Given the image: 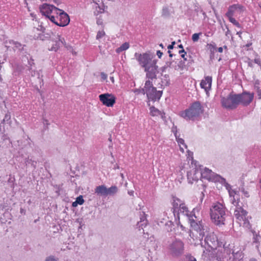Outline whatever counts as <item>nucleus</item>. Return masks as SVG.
<instances>
[{
  "instance_id": "nucleus-34",
  "label": "nucleus",
  "mask_w": 261,
  "mask_h": 261,
  "mask_svg": "<svg viewBox=\"0 0 261 261\" xmlns=\"http://www.w3.org/2000/svg\"><path fill=\"white\" fill-rule=\"evenodd\" d=\"M45 18L49 19L52 22H53L57 25V24H58V21L57 20V17L55 18V17L53 15H51L50 14L48 16H46L45 17Z\"/></svg>"
},
{
  "instance_id": "nucleus-45",
  "label": "nucleus",
  "mask_w": 261,
  "mask_h": 261,
  "mask_svg": "<svg viewBox=\"0 0 261 261\" xmlns=\"http://www.w3.org/2000/svg\"><path fill=\"white\" fill-rule=\"evenodd\" d=\"M236 6V9L237 11H238L240 13L243 12L245 10V8L241 5L240 4H234Z\"/></svg>"
},
{
  "instance_id": "nucleus-64",
  "label": "nucleus",
  "mask_w": 261,
  "mask_h": 261,
  "mask_svg": "<svg viewBox=\"0 0 261 261\" xmlns=\"http://www.w3.org/2000/svg\"><path fill=\"white\" fill-rule=\"evenodd\" d=\"M257 96H258V99H261V91L258 90Z\"/></svg>"
},
{
  "instance_id": "nucleus-10",
  "label": "nucleus",
  "mask_w": 261,
  "mask_h": 261,
  "mask_svg": "<svg viewBox=\"0 0 261 261\" xmlns=\"http://www.w3.org/2000/svg\"><path fill=\"white\" fill-rule=\"evenodd\" d=\"M240 95L239 99L240 104H242L244 106H247L252 101L254 97V94L250 93L247 91H244L243 93L238 94Z\"/></svg>"
},
{
  "instance_id": "nucleus-43",
  "label": "nucleus",
  "mask_w": 261,
  "mask_h": 261,
  "mask_svg": "<svg viewBox=\"0 0 261 261\" xmlns=\"http://www.w3.org/2000/svg\"><path fill=\"white\" fill-rule=\"evenodd\" d=\"M234 258L239 259L241 258L242 253L240 251H237V252H234V251L232 253Z\"/></svg>"
},
{
  "instance_id": "nucleus-1",
  "label": "nucleus",
  "mask_w": 261,
  "mask_h": 261,
  "mask_svg": "<svg viewBox=\"0 0 261 261\" xmlns=\"http://www.w3.org/2000/svg\"><path fill=\"white\" fill-rule=\"evenodd\" d=\"M203 112V109L199 101L193 102L190 107L181 111L180 116L187 120H194L196 117L199 116Z\"/></svg>"
},
{
  "instance_id": "nucleus-17",
  "label": "nucleus",
  "mask_w": 261,
  "mask_h": 261,
  "mask_svg": "<svg viewBox=\"0 0 261 261\" xmlns=\"http://www.w3.org/2000/svg\"><path fill=\"white\" fill-rule=\"evenodd\" d=\"M225 179V178H224L219 174H218L214 172L212 176H211L209 181H211L215 182H218L222 184L223 182H224Z\"/></svg>"
},
{
  "instance_id": "nucleus-41",
  "label": "nucleus",
  "mask_w": 261,
  "mask_h": 261,
  "mask_svg": "<svg viewBox=\"0 0 261 261\" xmlns=\"http://www.w3.org/2000/svg\"><path fill=\"white\" fill-rule=\"evenodd\" d=\"M176 140L177 141V142L178 143V144H179V145L180 144H182V145H184V146L186 148H187V146L185 143L184 140L183 139H182V138H179V136H176Z\"/></svg>"
},
{
  "instance_id": "nucleus-59",
  "label": "nucleus",
  "mask_w": 261,
  "mask_h": 261,
  "mask_svg": "<svg viewBox=\"0 0 261 261\" xmlns=\"http://www.w3.org/2000/svg\"><path fill=\"white\" fill-rule=\"evenodd\" d=\"M175 44V42L173 41L171 42V44H169L168 46V49H172L174 48V45Z\"/></svg>"
},
{
  "instance_id": "nucleus-33",
  "label": "nucleus",
  "mask_w": 261,
  "mask_h": 261,
  "mask_svg": "<svg viewBox=\"0 0 261 261\" xmlns=\"http://www.w3.org/2000/svg\"><path fill=\"white\" fill-rule=\"evenodd\" d=\"M222 185L224 186L226 190L229 192L230 196H232V192H231V186L230 185H229L228 183H227L226 181V179H225L224 182H223V183L221 184Z\"/></svg>"
},
{
  "instance_id": "nucleus-26",
  "label": "nucleus",
  "mask_w": 261,
  "mask_h": 261,
  "mask_svg": "<svg viewBox=\"0 0 261 261\" xmlns=\"http://www.w3.org/2000/svg\"><path fill=\"white\" fill-rule=\"evenodd\" d=\"M25 164L27 166L31 164V165L35 169L36 167L37 162L35 161H33L31 159L28 158L25 159Z\"/></svg>"
},
{
  "instance_id": "nucleus-22",
  "label": "nucleus",
  "mask_w": 261,
  "mask_h": 261,
  "mask_svg": "<svg viewBox=\"0 0 261 261\" xmlns=\"http://www.w3.org/2000/svg\"><path fill=\"white\" fill-rule=\"evenodd\" d=\"M9 43L10 44H13L14 45V47L18 49L20 52H22L24 50V47L25 46V45H22L20 43L17 41H14L13 40H10Z\"/></svg>"
},
{
  "instance_id": "nucleus-2",
  "label": "nucleus",
  "mask_w": 261,
  "mask_h": 261,
  "mask_svg": "<svg viewBox=\"0 0 261 261\" xmlns=\"http://www.w3.org/2000/svg\"><path fill=\"white\" fill-rule=\"evenodd\" d=\"M211 218L216 225L224 224L227 214L225 213V208L219 202L214 205L210 209Z\"/></svg>"
},
{
  "instance_id": "nucleus-30",
  "label": "nucleus",
  "mask_w": 261,
  "mask_h": 261,
  "mask_svg": "<svg viewBox=\"0 0 261 261\" xmlns=\"http://www.w3.org/2000/svg\"><path fill=\"white\" fill-rule=\"evenodd\" d=\"M146 221H145L143 218H141L140 221L137 223V227L139 228V230H141V228L143 229V226H146Z\"/></svg>"
},
{
  "instance_id": "nucleus-60",
  "label": "nucleus",
  "mask_w": 261,
  "mask_h": 261,
  "mask_svg": "<svg viewBox=\"0 0 261 261\" xmlns=\"http://www.w3.org/2000/svg\"><path fill=\"white\" fill-rule=\"evenodd\" d=\"M241 213L242 215L245 216L247 214V212L241 207Z\"/></svg>"
},
{
  "instance_id": "nucleus-39",
  "label": "nucleus",
  "mask_w": 261,
  "mask_h": 261,
  "mask_svg": "<svg viewBox=\"0 0 261 261\" xmlns=\"http://www.w3.org/2000/svg\"><path fill=\"white\" fill-rule=\"evenodd\" d=\"M75 222L78 223L80 225L78 230H80V229H82V227L85 226V223L83 222V218H78L76 219Z\"/></svg>"
},
{
  "instance_id": "nucleus-5",
  "label": "nucleus",
  "mask_w": 261,
  "mask_h": 261,
  "mask_svg": "<svg viewBox=\"0 0 261 261\" xmlns=\"http://www.w3.org/2000/svg\"><path fill=\"white\" fill-rule=\"evenodd\" d=\"M146 96L149 100L152 101H158L160 99L162 94V91H158L156 88L153 87L152 82L149 80H147L145 83Z\"/></svg>"
},
{
  "instance_id": "nucleus-18",
  "label": "nucleus",
  "mask_w": 261,
  "mask_h": 261,
  "mask_svg": "<svg viewBox=\"0 0 261 261\" xmlns=\"http://www.w3.org/2000/svg\"><path fill=\"white\" fill-rule=\"evenodd\" d=\"M214 173V172H213L211 170H210L207 168H205L204 170L201 172V176L203 178H205V179H207L208 180H210L211 176H212Z\"/></svg>"
},
{
  "instance_id": "nucleus-48",
  "label": "nucleus",
  "mask_w": 261,
  "mask_h": 261,
  "mask_svg": "<svg viewBox=\"0 0 261 261\" xmlns=\"http://www.w3.org/2000/svg\"><path fill=\"white\" fill-rule=\"evenodd\" d=\"M173 61L171 60V59L169 61H167L165 63V66L168 68V67H173L172 65V64L173 63ZM173 68H174L175 69H176V66H175V67H173Z\"/></svg>"
},
{
  "instance_id": "nucleus-6",
  "label": "nucleus",
  "mask_w": 261,
  "mask_h": 261,
  "mask_svg": "<svg viewBox=\"0 0 261 261\" xmlns=\"http://www.w3.org/2000/svg\"><path fill=\"white\" fill-rule=\"evenodd\" d=\"M195 208H194L192 212H191L190 215L187 214V216L188 217L190 225L193 230L196 231L199 233V238L201 239L205 236V227L203 224L202 221H199L196 222L194 219L193 217L196 218L195 216L194 211Z\"/></svg>"
},
{
  "instance_id": "nucleus-32",
  "label": "nucleus",
  "mask_w": 261,
  "mask_h": 261,
  "mask_svg": "<svg viewBox=\"0 0 261 261\" xmlns=\"http://www.w3.org/2000/svg\"><path fill=\"white\" fill-rule=\"evenodd\" d=\"M61 44L60 41H58V40L56 41L55 44H53V46L49 49L51 51H57L60 47Z\"/></svg>"
},
{
  "instance_id": "nucleus-27",
  "label": "nucleus",
  "mask_w": 261,
  "mask_h": 261,
  "mask_svg": "<svg viewBox=\"0 0 261 261\" xmlns=\"http://www.w3.org/2000/svg\"><path fill=\"white\" fill-rule=\"evenodd\" d=\"M3 123L8 124L11 123V115L10 112H7V113L5 114V117L3 119Z\"/></svg>"
},
{
  "instance_id": "nucleus-25",
  "label": "nucleus",
  "mask_w": 261,
  "mask_h": 261,
  "mask_svg": "<svg viewBox=\"0 0 261 261\" xmlns=\"http://www.w3.org/2000/svg\"><path fill=\"white\" fill-rule=\"evenodd\" d=\"M149 109H150V114L152 116L159 115V114L160 113V112L161 111L154 106L150 107Z\"/></svg>"
},
{
  "instance_id": "nucleus-63",
  "label": "nucleus",
  "mask_w": 261,
  "mask_h": 261,
  "mask_svg": "<svg viewBox=\"0 0 261 261\" xmlns=\"http://www.w3.org/2000/svg\"><path fill=\"white\" fill-rule=\"evenodd\" d=\"M210 237H208L206 236L204 239L205 242L208 245L210 246V245L208 244V241L210 240Z\"/></svg>"
},
{
  "instance_id": "nucleus-54",
  "label": "nucleus",
  "mask_w": 261,
  "mask_h": 261,
  "mask_svg": "<svg viewBox=\"0 0 261 261\" xmlns=\"http://www.w3.org/2000/svg\"><path fill=\"white\" fill-rule=\"evenodd\" d=\"M6 139V137L5 135L0 134V146L1 144L3 143L5 140Z\"/></svg>"
},
{
  "instance_id": "nucleus-46",
  "label": "nucleus",
  "mask_w": 261,
  "mask_h": 261,
  "mask_svg": "<svg viewBox=\"0 0 261 261\" xmlns=\"http://www.w3.org/2000/svg\"><path fill=\"white\" fill-rule=\"evenodd\" d=\"M105 35V32L103 31H99L96 37L97 40H99Z\"/></svg>"
},
{
  "instance_id": "nucleus-14",
  "label": "nucleus",
  "mask_w": 261,
  "mask_h": 261,
  "mask_svg": "<svg viewBox=\"0 0 261 261\" xmlns=\"http://www.w3.org/2000/svg\"><path fill=\"white\" fill-rule=\"evenodd\" d=\"M107 188L104 185L97 186L95 188V193L99 196H107Z\"/></svg>"
},
{
  "instance_id": "nucleus-49",
  "label": "nucleus",
  "mask_w": 261,
  "mask_h": 261,
  "mask_svg": "<svg viewBox=\"0 0 261 261\" xmlns=\"http://www.w3.org/2000/svg\"><path fill=\"white\" fill-rule=\"evenodd\" d=\"M166 114L164 111H160V113L159 114V115L161 116V118L163 119V120L165 122H167L166 117L165 116Z\"/></svg>"
},
{
  "instance_id": "nucleus-29",
  "label": "nucleus",
  "mask_w": 261,
  "mask_h": 261,
  "mask_svg": "<svg viewBox=\"0 0 261 261\" xmlns=\"http://www.w3.org/2000/svg\"><path fill=\"white\" fill-rule=\"evenodd\" d=\"M229 21L238 28H242L241 25L232 16L227 17Z\"/></svg>"
},
{
  "instance_id": "nucleus-15",
  "label": "nucleus",
  "mask_w": 261,
  "mask_h": 261,
  "mask_svg": "<svg viewBox=\"0 0 261 261\" xmlns=\"http://www.w3.org/2000/svg\"><path fill=\"white\" fill-rule=\"evenodd\" d=\"M51 34H53V32L50 31L45 33H40L38 34L35 39L42 41L48 40L50 38Z\"/></svg>"
},
{
  "instance_id": "nucleus-4",
  "label": "nucleus",
  "mask_w": 261,
  "mask_h": 261,
  "mask_svg": "<svg viewBox=\"0 0 261 261\" xmlns=\"http://www.w3.org/2000/svg\"><path fill=\"white\" fill-rule=\"evenodd\" d=\"M240 95H238V94H236L232 91L227 97H221L222 106L227 109L234 110L240 105Z\"/></svg>"
},
{
  "instance_id": "nucleus-12",
  "label": "nucleus",
  "mask_w": 261,
  "mask_h": 261,
  "mask_svg": "<svg viewBox=\"0 0 261 261\" xmlns=\"http://www.w3.org/2000/svg\"><path fill=\"white\" fill-rule=\"evenodd\" d=\"M58 9L53 5L46 3L40 6V11L42 15L45 17L49 15L54 10L57 11Z\"/></svg>"
},
{
  "instance_id": "nucleus-47",
  "label": "nucleus",
  "mask_w": 261,
  "mask_h": 261,
  "mask_svg": "<svg viewBox=\"0 0 261 261\" xmlns=\"http://www.w3.org/2000/svg\"><path fill=\"white\" fill-rule=\"evenodd\" d=\"M179 54H181V57L183 58L184 61H187V59L185 57V56L186 55V52L185 51V49H181L179 50L178 51Z\"/></svg>"
},
{
  "instance_id": "nucleus-28",
  "label": "nucleus",
  "mask_w": 261,
  "mask_h": 261,
  "mask_svg": "<svg viewBox=\"0 0 261 261\" xmlns=\"http://www.w3.org/2000/svg\"><path fill=\"white\" fill-rule=\"evenodd\" d=\"M179 210L181 212V210H182V213L186 212V216H187V214H188V215H190V214H189V211L188 210V208L185 205L184 202H182V203H181L179 204Z\"/></svg>"
},
{
  "instance_id": "nucleus-20",
  "label": "nucleus",
  "mask_w": 261,
  "mask_h": 261,
  "mask_svg": "<svg viewBox=\"0 0 261 261\" xmlns=\"http://www.w3.org/2000/svg\"><path fill=\"white\" fill-rule=\"evenodd\" d=\"M118 191V188L116 186H112L111 187L107 188V196H113L116 194Z\"/></svg>"
},
{
  "instance_id": "nucleus-62",
  "label": "nucleus",
  "mask_w": 261,
  "mask_h": 261,
  "mask_svg": "<svg viewBox=\"0 0 261 261\" xmlns=\"http://www.w3.org/2000/svg\"><path fill=\"white\" fill-rule=\"evenodd\" d=\"M254 62L257 64H260V60L259 59H255L254 60Z\"/></svg>"
},
{
  "instance_id": "nucleus-50",
  "label": "nucleus",
  "mask_w": 261,
  "mask_h": 261,
  "mask_svg": "<svg viewBox=\"0 0 261 261\" xmlns=\"http://www.w3.org/2000/svg\"><path fill=\"white\" fill-rule=\"evenodd\" d=\"M178 68L183 69L185 67V61L180 60L177 65Z\"/></svg>"
},
{
  "instance_id": "nucleus-35",
  "label": "nucleus",
  "mask_w": 261,
  "mask_h": 261,
  "mask_svg": "<svg viewBox=\"0 0 261 261\" xmlns=\"http://www.w3.org/2000/svg\"><path fill=\"white\" fill-rule=\"evenodd\" d=\"M58 41H60L61 46L64 45L65 47L68 48L64 38H61L60 35H58Z\"/></svg>"
},
{
  "instance_id": "nucleus-13",
  "label": "nucleus",
  "mask_w": 261,
  "mask_h": 261,
  "mask_svg": "<svg viewBox=\"0 0 261 261\" xmlns=\"http://www.w3.org/2000/svg\"><path fill=\"white\" fill-rule=\"evenodd\" d=\"M212 77L210 76H206L205 80H203L200 82V87L201 88L204 89L207 92L209 90L212 86Z\"/></svg>"
},
{
  "instance_id": "nucleus-37",
  "label": "nucleus",
  "mask_w": 261,
  "mask_h": 261,
  "mask_svg": "<svg viewBox=\"0 0 261 261\" xmlns=\"http://www.w3.org/2000/svg\"><path fill=\"white\" fill-rule=\"evenodd\" d=\"M202 34V33H195L192 36V39L193 42H197L199 39V36Z\"/></svg>"
},
{
  "instance_id": "nucleus-21",
  "label": "nucleus",
  "mask_w": 261,
  "mask_h": 261,
  "mask_svg": "<svg viewBox=\"0 0 261 261\" xmlns=\"http://www.w3.org/2000/svg\"><path fill=\"white\" fill-rule=\"evenodd\" d=\"M172 209L173 213L174 214V216L175 217L176 214L177 215V217L179 219V204L176 201V200H173L172 202Z\"/></svg>"
},
{
  "instance_id": "nucleus-40",
  "label": "nucleus",
  "mask_w": 261,
  "mask_h": 261,
  "mask_svg": "<svg viewBox=\"0 0 261 261\" xmlns=\"http://www.w3.org/2000/svg\"><path fill=\"white\" fill-rule=\"evenodd\" d=\"M145 92H146V88H145V87L143 88L135 89L134 90V93H137L138 94H140V93H142L143 95H144V94H145Z\"/></svg>"
},
{
  "instance_id": "nucleus-8",
  "label": "nucleus",
  "mask_w": 261,
  "mask_h": 261,
  "mask_svg": "<svg viewBox=\"0 0 261 261\" xmlns=\"http://www.w3.org/2000/svg\"><path fill=\"white\" fill-rule=\"evenodd\" d=\"M99 98L102 103L108 107H112L116 100V97L113 94L108 93L100 94Z\"/></svg>"
},
{
  "instance_id": "nucleus-52",
  "label": "nucleus",
  "mask_w": 261,
  "mask_h": 261,
  "mask_svg": "<svg viewBox=\"0 0 261 261\" xmlns=\"http://www.w3.org/2000/svg\"><path fill=\"white\" fill-rule=\"evenodd\" d=\"M96 23L99 25L103 24V20L100 16L96 18Z\"/></svg>"
},
{
  "instance_id": "nucleus-3",
  "label": "nucleus",
  "mask_w": 261,
  "mask_h": 261,
  "mask_svg": "<svg viewBox=\"0 0 261 261\" xmlns=\"http://www.w3.org/2000/svg\"><path fill=\"white\" fill-rule=\"evenodd\" d=\"M135 58L139 63V65L144 69L151 65L154 62L157 63L158 60L154 59L155 56L150 52H146L142 54L136 53Z\"/></svg>"
},
{
  "instance_id": "nucleus-58",
  "label": "nucleus",
  "mask_w": 261,
  "mask_h": 261,
  "mask_svg": "<svg viewBox=\"0 0 261 261\" xmlns=\"http://www.w3.org/2000/svg\"><path fill=\"white\" fill-rule=\"evenodd\" d=\"M241 191L243 193V194L246 197H248L249 196V193L247 191H245L244 188H242Z\"/></svg>"
},
{
  "instance_id": "nucleus-61",
  "label": "nucleus",
  "mask_w": 261,
  "mask_h": 261,
  "mask_svg": "<svg viewBox=\"0 0 261 261\" xmlns=\"http://www.w3.org/2000/svg\"><path fill=\"white\" fill-rule=\"evenodd\" d=\"M162 55L163 53L160 50H158L156 51V55L158 56L159 58H161L162 57Z\"/></svg>"
},
{
  "instance_id": "nucleus-53",
  "label": "nucleus",
  "mask_w": 261,
  "mask_h": 261,
  "mask_svg": "<svg viewBox=\"0 0 261 261\" xmlns=\"http://www.w3.org/2000/svg\"><path fill=\"white\" fill-rule=\"evenodd\" d=\"M172 132L174 134L175 138L177 136V128L176 126H173L172 128Z\"/></svg>"
},
{
  "instance_id": "nucleus-24",
  "label": "nucleus",
  "mask_w": 261,
  "mask_h": 261,
  "mask_svg": "<svg viewBox=\"0 0 261 261\" xmlns=\"http://www.w3.org/2000/svg\"><path fill=\"white\" fill-rule=\"evenodd\" d=\"M129 47V44L128 42L123 43L120 47L116 49V52L118 54L122 52V51L127 49Z\"/></svg>"
},
{
  "instance_id": "nucleus-55",
  "label": "nucleus",
  "mask_w": 261,
  "mask_h": 261,
  "mask_svg": "<svg viewBox=\"0 0 261 261\" xmlns=\"http://www.w3.org/2000/svg\"><path fill=\"white\" fill-rule=\"evenodd\" d=\"M40 28H37L36 30L41 31V33H45L46 31V29L42 25V24L39 26Z\"/></svg>"
},
{
  "instance_id": "nucleus-51",
  "label": "nucleus",
  "mask_w": 261,
  "mask_h": 261,
  "mask_svg": "<svg viewBox=\"0 0 261 261\" xmlns=\"http://www.w3.org/2000/svg\"><path fill=\"white\" fill-rule=\"evenodd\" d=\"M43 123L44 125V128L45 129L48 128V126L50 124L48 120L44 118H43Z\"/></svg>"
},
{
  "instance_id": "nucleus-56",
  "label": "nucleus",
  "mask_w": 261,
  "mask_h": 261,
  "mask_svg": "<svg viewBox=\"0 0 261 261\" xmlns=\"http://www.w3.org/2000/svg\"><path fill=\"white\" fill-rule=\"evenodd\" d=\"M100 76L102 80H106L107 78V75L103 72L100 73Z\"/></svg>"
},
{
  "instance_id": "nucleus-42",
  "label": "nucleus",
  "mask_w": 261,
  "mask_h": 261,
  "mask_svg": "<svg viewBox=\"0 0 261 261\" xmlns=\"http://www.w3.org/2000/svg\"><path fill=\"white\" fill-rule=\"evenodd\" d=\"M76 202L80 205H82L84 203V199L82 195L79 196L75 199Z\"/></svg>"
},
{
  "instance_id": "nucleus-57",
  "label": "nucleus",
  "mask_w": 261,
  "mask_h": 261,
  "mask_svg": "<svg viewBox=\"0 0 261 261\" xmlns=\"http://www.w3.org/2000/svg\"><path fill=\"white\" fill-rule=\"evenodd\" d=\"M29 64L30 65V66L29 67V70H32V65L34 64V63L33 62V60L31 59L30 60H28Z\"/></svg>"
},
{
  "instance_id": "nucleus-23",
  "label": "nucleus",
  "mask_w": 261,
  "mask_h": 261,
  "mask_svg": "<svg viewBox=\"0 0 261 261\" xmlns=\"http://www.w3.org/2000/svg\"><path fill=\"white\" fill-rule=\"evenodd\" d=\"M236 11H237V10L236 9V6L234 5V4H233L231 6H230L228 7V11L226 13L225 15L227 17L233 16L234 13Z\"/></svg>"
},
{
  "instance_id": "nucleus-9",
  "label": "nucleus",
  "mask_w": 261,
  "mask_h": 261,
  "mask_svg": "<svg viewBox=\"0 0 261 261\" xmlns=\"http://www.w3.org/2000/svg\"><path fill=\"white\" fill-rule=\"evenodd\" d=\"M57 11L60 12L57 16V19L59 20L57 25L61 27L67 26L70 22L69 16L61 9H58Z\"/></svg>"
},
{
  "instance_id": "nucleus-7",
  "label": "nucleus",
  "mask_w": 261,
  "mask_h": 261,
  "mask_svg": "<svg viewBox=\"0 0 261 261\" xmlns=\"http://www.w3.org/2000/svg\"><path fill=\"white\" fill-rule=\"evenodd\" d=\"M184 244L180 240H176L169 246L171 253L174 256H178L184 252Z\"/></svg>"
},
{
  "instance_id": "nucleus-19",
  "label": "nucleus",
  "mask_w": 261,
  "mask_h": 261,
  "mask_svg": "<svg viewBox=\"0 0 261 261\" xmlns=\"http://www.w3.org/2000/svg\"><path fill=\"white\" fill-rule=\"evenodd\" d=\"M161 16L162 17L166 19L169 18L170 17L171 13L168 7L164 6L163 7Z\"/></svg>"
},
{
  "instance_id": "nucleus-36",
  "label": "nucleus",
  "mask_w": 261,
  "mask_h": 261,
  "mask_svg": "<svg viewBox=\"0 0 261 261\" xmlns=\"http://www.w3.org/2000/svg\"><path fill=\"white\" fill-rule=\"evenodd\" d=\"M44 261H59V259L55 256L51 255L47 256L45 258Z\"/></svg>"
},
{
  "instance_id": "nucleus-31",
  "label": "nucleus",
  "mask_w": 261,
  "mask_h": 261,
  "mask_svg": "<svg viewBox=\"0 0 261 261\" xmlns=\"http://www.w3.org/2000/svg\"><path fill=\"white\" fill-rule=\"evenodd\" d=\"M173 226V223L171 221H168L166 223L165 225V229L168 231L170 232L172 231V228Z\"/></svg>"
},
{
  "instance_id": "nucleus-44",
  "label": "nucleus",
  "mask_w": 261,
  "mask_h": 261,
  "mask_svg": "<svg viewBox=\"0 0 261 261\" xmlns=\"http://www.w3.org/2000/svg\"><path fill=\"white\" fill-rule=\"evenodd\" d=\"M15 178L14 177H12L11 176H10L8 180V182L10 185V187L11 188H14V185Z\"/></svg>"
},
{
  "instance_id": "nucleus-16",
  "label": "nucleus",
  "mask_w": 261,
  "mask_h": 261,
  "mask_svg": "<svg viewBox=\"0 0 261 261\" xmlns=\"http://www.w3.org/2000/svg\"><path fill=\"white\" fill-rule=\"evenodd\" d=\"M206 47L207 49L210 50V59L211 60L214 59L215 56V51L217 50L216 44H215V42L207 43L206 45Z\"/></svg>"
},
{
  "instance_id": "nucleus-38",
  "label": "nucleus",
  "mask_w": 261,
  "mask_h": 261,
  "mask_svg": "<svg viewBox=\"0 0 261 261\" xmlns=\"http://www.w3.org/2000/svg\"><path fill=\"white\" fill-rule=\"evenodd\" d=\"M252 232L253 233V243H257V242H258L259 241V238H260V236L259 235H257L255 231L254 230H252Z\"/></svg>"
},
{
  "instance_id": "nucleus-11",
  "label": "nucleus",
  "mask_w": 261,
  "mask_h": 261,
  "mask_svg": "<svg viewBox=\"0 0 261 261\" xmlns=\"http://www.w3.org/2000/svg\"><path fill=\"white\" fill-rule=\"evenodd\" d=\"M157 63L154 62L151 65L144 68V71L146 72V77L149 79H156V74L158 72V66Z\"/></svg>"
}]
</instances>
